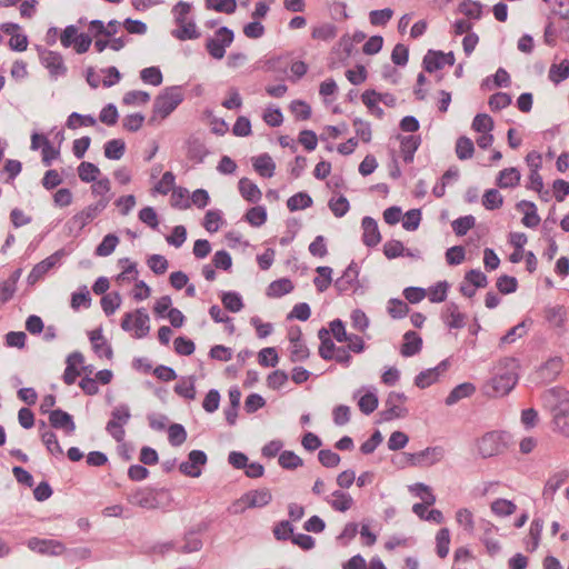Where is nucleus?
Masks as SVG:
<instances>
[{"instance_id": "nucleus-58", "label": "nucleus", "mask_w": 569, "mask_h": 569, "mask_svg": "<svg viewBox=\"0 0 569 569\" xmlns=\"http://www.w3.org/2000/svg\"><path fill=\"white\" fill-rule=\"evenodd\" d=\"M147 264L152 270V272L158 276L166 273L169 268L167 258L161 254L150 256L147 260Z\"/></svg>"}, {"instance_id": "nucleus-16", "label": "nucleus", "mask_w": 569, "mask_h": 569, "mask_svg": "<svg viewBox=\"0 0 569 569\" xmlns=\"http://www.w3.org/2000/svg\"><path fill=\"white\" fill-rule=\"evenodd\" d=\"M362 242L367 247H376L381 241V233L377 221L371 217H365L361 221Z\"/></svg>"}, {"instance_id": "nucleus-19", "label": "nucleus", "mask_w": 569, "mask_h": 569, "mask_svg": "<svg viewBox=\"0 0 569 569\" xmlns=\"http://www.w3.org/2000/svg\"><path fill=\"white\" fill-rule=\"evenodd\" d=\"M447 370V362L442 361L437 367L427 369L426 371L420 372L416 379L415 383L417 387L425 389L436 381H438L441 373H443Z\"/></svg>"}, {"instance_id": "nucleus-43", "label": "nucleus", "mask_w": 569, "mask_h": 569, "mask_svg": "<svg viewBox=\"0 0 569 569\" xmlns=\"http://www.w3.org/2000/svg\"><path fill=\"white\" fill-rule=\"evenodd\" d=\"M120 240L116 234L109 233L107 234L101 243L96 248V256L98 257H108L110 256L117 246L119 244Z\"/></svg>"}, {"instance_id": "nucleus-40", "label": "nucleus", "mask_w": 569, "mask_h": 569, "mask_svg": "<svg viewBox=\"0 0 569 569\" xmlns=\"http://www.w3.org/2000/svg\"><path fill=\"white\" fill-rule=\"evenodd\" d=\"M244 219L254 228L261 227L267 221V210L260 206L252 207L246 212Z\"/></svg>"}, {"instance_id": "nucleus-57", "label": "nucleus", "mask_w": 569, "mask_h": 569, "mask_svg": "<svg viewBox=\"0 0 569 569\" xmlns=\"http://www.w3.org/2000/svg\"><path fill=\"white\" fill-rule=\"evenodd\" d=\"M350 319H351V326L355 330H357L361 333H366L367 329L369 328L370 320L362 310H360V309L353 310L350 315Z\"/></svg>"}, {"instance_id": "nucleus-34", "label": "nucleus", "mask_w": 569, "mask_h": 569, "mask_svg": "<svg viewBox=\"0 0 569 569\" xmlns=\"http://www.w3.org/2000/svg\"><path fill=\"white\" fill-rule=\"evenodd\" d=\"M337 27L326 22L312 28L311 38L318 41H330L337 37Z\"/></svg>"}, {"instance_id": "nucleus-11", "label": "nucleus", "mask_w": 569, "mask_h": 569, "mask_svg": "<svg viewBox=\"0 0 569 569\" xmlns=\"http://www.w3.org/2000/svg\"><path fill=\"white\" fill-rule=\"evenodd\" d=\"M207 462V456L201 450H192L188 456V460L179 466L181 473L197 478L201 475V468Z\"/></svg>"}, {"instance_id": "nucleus-17", "label": "nucleus", "mask_w": 569, "mask_h": 569, "mask_svg": "<svg viewBox=\"0 0 569 569\" xmlns=\"http://www.w3.org/2000/svg\"><path fill=\"white\" fill-rule=\"evenodd\" d=\"M385 257L388 260L397 259L400 257L417 258L418 253L406 248L405 244L397 239H391L385 242L382 247Z\"/></svg>"}, {"instance_id": "nucleus-6", "label": "nucleus", "mask_w": 569, "mask_h": 569, "mask_svg": "<svg viewBox=\"0 0 569 569\" xmlns=\"http://www.w3.org/2000/svg\"><path fill=\"white\" fill-rule=\"evenodd\" d=\"M518 376L513 369L498 372L483 386V393L490 398H498L508 395L517 385Z\"/></svg>"}, {"instance_id": "nucleus-31", "label": "nucleus", "mask_w": 569, "mask_h": 569, "mask_svg": "<svg viewBox=\"0 0 569 569\" xmlns=\"http://www.w3.org/2000/svg\"><path fill=\"white\" fill-rule=\"evenodd\" d=\"M400 139V152L406 162H411L413 154L420 144V138L418 136H405L399 137Z\"/></svg>"}, {"instance_id": "nucleus-64", "label": "nucleus", "mask_w": 569, "mask_h": 569, "mask_svg": "<svg viewBox=\"0 0 569 569\" xmlns=\"http://www.w3.org/2000/svg\"><path fill=\"white\" fill-rule=\"evenodd\" d=\"M473 227L475 218L472 216L460 217L452 222V229L457 236H465Z\"/></svg>"}, {"instance_id": "nucleus-7", "label": "nucleus", "mask_w": 569, "mask_h": 569, "mask_svg": "<svg viewBox=\"0 0 569 569\" xmlns=\"http://www.w3.org/2000/svg\"><path fill=\"white\" fill-rule=\"evenodd\" d=\"M272 495L269 489L250 490L233 502V512H242L248 508H262L270 503Z\"/></svg>"}, {"instance_id": "nucleus-32", "label": "nucleus", "mask_w": 569, "mask_h": 569, "mask_svg": "<svg viewBox=\"0 0 569 569\" xmlns=\"http://www.w3.org/2000/svg\"><path fill=\"white\" fill-rule=\"evenodd\" d=\"M295 286L288 278H281L272 281L267 288V296L269 298H280L293 290Z\"/></svg>"}, {"instance_id": "nucleus-15", "label": "nucleus", "mask_w": 569, "mask_h": 569, "mask_svg": "<svg viewBox=\"0 0 569 569\" xmlns=\"http://www.w3.org/2000/svg\"><path fill=\"white\" fill-rule=\"evenodd\" d=\"M28 547L32 551H36V552H39L42 555L58 556L64 551L63 545L60 541L52 540V539L31 538L28 541Z\"/></svg>"}, {"instance_id": "nucleus-12", "label": "nucleus", "mask_w": 569, "mask_h": 569, "mask_svg": "<svg viewBox=\"0 0 569 569\" xmlns=\"http://www.w3.org/2000/svg\"><path fill=\"white\" fill-rule=\"evenodd\" d=\"M62 256L63 251L59 250L49 256L48 258H46L44 260L37 263L30 271L28 276V281L30 283L38 282L40 279L44 277L47 272H49V270H51L60 261Z\"/></svg>"}, {"instance_id": "nucleus-22", "label": "nucleus", "mask_w": 569, "mask_h": 569, "mask_svg": "<svg viewBox=\"0 0 569 569\" xmlns=\"http://www.w3.org/2000/svg\"><path fill=\"white\" fill-rule=\"evenodd\" d=\"M517 210L523 213L521 222L527 228H536L540 223L541 219L533 202L522 200L517 204Z\"/></svg>"}, {"instance_id": "nucleus-44", "label": "nucleus", "mask_w": 569, "mask_h": 569, "mask_svg": "<svg viewBox=\"0 0 569 569\" xmlns=\"http://www.w3.org/2000/svg\"><path fill=\"white\" fill-rule=\"evenodd\" d=\"M409 491L422 500L426 505H433L436 502V497L432 493V490L429 486L425 483H415L409 486Z\"/></svg>"}, {"instance_id": "nucleus-9", "label": "nucleus", "mask_w": 569, "mask_h": 569, "mask_svg": "<svg viewBox=\"0 0 569 569\" xmlns=\"http://www.w3.org/2000/svg\"><path fill=\"white\" fill-rule=\"evenodd\" d=\"M130 419V411L127 406H119L113 409L111 413V419L107 423V431L112 436L114 440L118 442L122 441L124 438V425L128 423Z\"/></svg>"}, {"instance_id": "nucleus-30", "label": "nucleus", "mask_w": 569, "mask_h": 569, "mask_svg": "<svg viewBox=\"0 0 569 569\" xmlns=\"http://www.w3.org/2000/svg\"><path fill=\"white\" fill-rule=\"evenodd\" d=\"M568 478H569V471H567V470H561V471H558V472H555L553 475H551L545 485L543 496L548 497V498H552L553 495L557 492V490L562 485H565V482L568 480Z\"/></svg>"}, {"instance_id": "nucleus-29", "label": "nucleus", "mask_w": 569, "mask_h": 569, "mask_svg": "<svg viewBox=\"0 0 569 569\" xmlns=\"http://www.w3.org/2000/svg\"><path fill=\"white\" fill-rule=\"evenodd\" d=\"M476 392V387L471 382H463L455 387L446 398V405L452 406L461 399L468 398Z\"/></svg>"}, {"instance_id": "nucleus-61", "label": "nucleus", "mask_w": 569, "mask_h": 569, "mask_svg": "<svg viewBox=\"0 0 569 569\" xmlns=\"http://www.w3.org/2000/svg\"><path fill=\"white\" fill-rule=\"evenodd\" d=\"M290 360L292 362H300L308 359L310 352L303 341L290 343L289 347Z\"/></svg>"}, {"instance_id": "nucleus-27", "label": "nucleus", "mask_w": 569, "mask_h": 569, "mask_svg": "<svg viewBox=\"0 0 569 569\" xmlns=\"http://www.w3.org/2000/svg\"><path fill=\"white\" fill-rule=\"evenodd\" d=\"M252 166L263 178H271L274 174L276 163L267 153L252 158Z\"/></svg>"}, {"instance_id": "nucleus-36", "label": "nucleus", "mask_w": 569, "mask_h": 569, "mask_svg": "<svg viewBox=\"0 0 569 569\" xmlns=\"http://www.w3.org/2000/svg\"><path fill=\"white\" fill-rule=\"evenodd\" d=\"M377 97L378 92L376 90H366L361 94V101L372 116L382 118L383 110L379 107L380 102Z\"/></svg>"}, {"instance_id": "nucleus-50", "label": "nucleus", "mask_w": 569, "mask_h": 569, "mask_svg": "<svg viewBox=\"0 0 569 569\" xmlns=\"http://www.w3.org/2000/svg\"><path fill=\"white\" fill-rule=\"evenodd\" d=\"M278 462L283 469L289 470L297 469L298 467H301L303 465V460L293 451L289 450L282 451L279 455Z\"/></svg>"}, {"instance_id": "nucleus-45", "label": "nucleus", "mask_w": 569, "mask_h": 569, "mask_svg": "<svg viewBox=\"0 0 569 569\" xmlns=\"http://www.w3.org/2000/svg\"><path fill=\"white\" fill-rule=\"evenodd\" d=\"M475 146L470 138L460 137L456 142V154L460 160L470 159L473 156Z\"/></svg>"}, {"instance_id": "nucleus-23", "label": "nucleus", "mask_w": 569, "mask_h": 569, "mask_svg": "<svg viewBox=\"0 0 569 569\" xmlns=\"http://www.w3.org/2000/svg\"><path fill=\"white\" fill-rule=\"evenodd\" d=\"M49 421L53 428L63 429L69 433L73 432L76 429L72 417L61 409L52 410L49 416Z\"/></svg>"}, {"instance_id": "nucleus-4", "label": "nucleus", "mask_w": 569, "mask_h": 569, "mask_svg": "<svg viewBox=\"0 0 569 569\" xmlns=\"http://www.w3.org/2000/svg\"><path fill=\"white\" fill-rule=\"evenodd\" d=\"M121 329L134 339H142L150 332V317L142 308L126 312L121 320Z\"/></svg>"}, {"instance_id": "nucleus-59", "label": "nucleus", "mask_w": 569, "mask_h": 569, "mask_svg": "<svg viewBox=\"0 0 569 569\" xmlns=\"http://www.w3.org/2000/svg\"><path fill=\"white\" fill-rule=\"evenodd\" d=\"M221 300L224 308L231 312H239L243 308L242 299L237 292H224Z\"/></svg>"}, {"instance_id": "nucleus-63", "label": "nucleus", "mask_w": 569, "mask_h": 569, "mask_svg": "<svg viewBox=\"0 0 569 569\" xmlns=\"http://www.w3.org/2000/svg\"><path fill=\"white\" fill-rule=\"evenodd\" d=\"M459 11L470 19H479L481 17L482 8L479 2L465 0L460 3Z\"/></svg>"}, {"instance_id": "nucleus-41", "label": "nucleus", "mask_w": 569, "mask_h": 569, "mask_svg": "<svg viewBox=\"0 0 569 569\" xmlns=\"http://www.w3.org/2000/svg\"><path fill=\"white\" fill-rule=\"evenodd\" d=\"M316 272L318 276L315 278L313 283L319 292H323L332 282V269L330 267H318Z\"/></svg>"}, {"instance_id": "nucleus-51", "label": "nucleus", "mask_w": 569, "mask_h": 569, "mask_svg": "<svg viewBox=\"0 0 569 569\" xmlns=\"http://www.w3.org/2000/svg\"><path fill=\"white\" fill-rule=\"evenodd\" d=\"M97 123L92 116H83L77 112H72L67 120V127L69 129H78L80 127H93Z\"/></svg>"}, {"instance_id": "nucleus-18", "label": "nucleus", "mask_w": 569, "mask_h": 569, "mask_svg": "<svg viewBox=\"0 0 569 569\" xmlns=\"http://www.w3.org/2000/svg\"><path fill=\"white\" fill-rule=\"evenodd\" d=\"M325 501L335 510L339 512H346L353 506V498L342 491L335 490L330 495L325 497Z\"/></svg>"}, {"instance_id": "nucleus-48", "label": "nucleus", "mask_w": 569, "mask_h": 569, "mask_svg": "<svg viewBox=\"0 0 569 569\" xmlns=\"http://www.w3.org/2000/svg\"><path fill=\"white\" fill-rule=\"evenodd\" d=\"M100 169L91 162H81L78 167V176L83 182H93L98 179Z\"/></svg>"}, {"instance_id": "nucleus-10", "label": "nucleus", "mask_w": 569, "mask_h": 569, "mask_svg": "<svg viewBox=\"0 0 569 569\" xmlns=\"http://www.w3.org/2000/svg\"><path fill=\"white\" fill-rule=\"evenodd\" d=\"M161 492L150 489L140 488L128 495V502L143 508V509H156L160 506L159 495Z\"/></svg>"}, {"instance_id": "nucleus-21", "label": "nucleus", "mask_w": 569, "mask_h": 569, "mask_svg": "<svg viewBox=\"0 0 569 569\" xmlns=\"http://www.w3.org/2000/svg\"><path fill=\"white\" fill-rule=\"evenodd\" d=\"M238 190L241 197L250 203H258L262 198V192L259 187L248 178H241L239 180Z\"/></svg>"}, {"instance_id": "nucleus-47", "label": "nucleus", "mask_w": 569, "mask_h": 569, "mask_svg": "<svg viewBox=\"0 0 569 569\" xmlns=\"http://www.w3.org/2000/svg\"><path fill=\"white\" fill-rule=\"evenodd\" d=\"M450 546V531L448 528H442L437 532L436 536V549L437 555L440 558H446L449 553Z\"/></svg>"}, {"instance_id": "nucleus-35", "label": "nucleus", "mask_w": 569, "mask_h": 569, "mask_svg": "<svg viewBox=\"0 0 569 569\" xmlns=\"http://www.w3.org/2000/svg\"><path fill=\"white\" fill-rule=\"evenodd\" d=\"M443 320L450 328H462L465 326V316L459 311V308L450 303L447 306L443 313Z\"/></svg>"}, {"instance_id": "nucleus-53", "label": "nucleus", "mask_w": 569, "mask_h": 569, "mask_svg": "<svg viewBox=\"0 0 569 569\" xmlns=\"http://www.w3.org/2000/svg\"><path fill=\"white\" fill-rule=\"evenodd\" d=\"M503 204V197L497 189H489L482 197V206L487 210L499 209Z\"/></svg>"}, {"instance_id": "nucleus-2", "label": "nucleus", "mask_w": 569, "mask_h": 569, "mask_svg": "<svg viewBox=\"0 0 569 569\" xmlns=\"http://www.w3.org/2000/svg\"><path fill=\"white\" fill-rule=\"evenodd\" d=\"M191 12V4L186 1H179L172 8V14L177 29L171 31L173 38L186 41L194 40L200 37V32L193 20L189 18Z\"/></svg>"}, {"instance_id": "nucleus-28", "label": "nucleus", "mask_w": 569, "mask_h": 569, "mask_svg": "<svg viewBox=\"0 0 569 569\" xmlns=\"http://www.w3.org/2000/svg\"><path fill=\"white\" fill-rule=\"evenodd\" d=\"M521 174L517 168H506L497 177L496 183L499 188H515L519 184Z\"/></svg>"}, {"instance_id": "nucleus-37", "label": "nucleus", "mask_w": 569, "mask_h": 569, "mask_svg": "<svg viewBox=\"0 0 569 569\" xmlns=\"http://www.w3.org/2000/svg\"><path fill=\"white\" fill-rule=\"evenodd\" d=\"M491 512L497 517H508L516 512L517 506L508 499H496L490 505Z\"/></svg>"}, {"instance_id": "nucleus-54", "label": "nucleus", "mask_w": 569, "mask_h": 569, "mask_svg": "<svg viewBox=\"0 0 569 569\" xmlns=\"http://www.w3.org/2000/svg\"><path fill=\"white\" fill-rule=\"evenodd\" d=\"M542 532V522L533 520L530 525L527 549L533 551L538 548Z\"/></svg>"}, {"instance_id": "nucleus-38", "label": "nucleus", "mask_w": 569, "mask_h": 569, "mask_svg": "<svg viewBox=\"0 0 569 569\" xmlns=\"http://www.w3.org/2000/svg\"><path fill=\"white\" fill-rule=\"evenodd\" d=\"M174 392L187 400H194L197 393L194 387V378L188 377L180 379L174 386Z\"/></svg>"}, {"instance_id": "nucleus-62", "label": "nucleus", "mask_w": 569, "mask_h": 569, "mask_svg": "<svg viewBox=\"0 0 569 569\" xmlns=\"http://www.w3.org/2000/svg\"><path fill=\"white\" fill-rule=\"evenodd\" d=\"M168 439L172 446H181L187 439L186 429L178 423L171 425L168 430Z\"/></svg>"}, {"instance_id": "nucleus-14", "label": "nucleus", "mask_w": 569, "mask_h": 569, "mask_svg": "<svg viewBox=\"0 0 569 569\" xmlns=\"http://www.w3.org/2000/svg\"><path fill=\"white\" fill-rule=\"evenodd\" d=\"M455 56L452 52L443 53L439 51H429L423 58V66L428 72L442 69L446 64L452 66Z\"/></svg>"}, {"instance_id": "nucleus-33", "label": "nucleus", "mask_w": 569, "mask_h": 569, "mask_svg": "<svg viewBox=\"0 0 569 569\" xmlns=\"http://www.w3.org/2000/svg\"><path fill=\"white\" fill-rule=\"evenodd\" d=\"M319 339L321 341L319 347V356L323 360H331L333 353L338 349V346L329 337V331L325 328L320 329L318 332Z\"/></svg>"}, {"instance_id": "nucleus-8", "label": "nucleus", "mask_w": 569, "mask_h": 569, "mask_svg": "<svg viewBox=\"0 0 569 569\" xmlns=\"http://www.w3.org/2000/svg\"><path fill=\"white\" fill-rule=\"evenodd\" d=\"M233 38V32L227 27L218 29L214 37L207 40L206 48L209 54L213 59H222L224 57L226 49L232 43Z\"/></svg>"}, {"instance_id": "nucleus-49", "label": "nucleus", "mask_w": 569, "mask_h": 569, "mask_svg": "<svg viewBox=\"0 0 569 569\" xmlns=\"http://www.w3.org/2000/svg\"><path fill=\"white\" fill-rule=\"evenodd\" d=\"M296 120L303 121L311 117V107L303 100H293L289 106Z\"/></svg>"}, {"instance_id": "nucleus-24", "label": "nucleus", "mask_w": 569, "mask_h": 569, "mask_svg": "<svg viewBox=\"0 0 569 569\" xmlns=\"http://www.w3.org/2000/svg\"><path fill=\"white\" fill-rule=\"evenodd\" d=\"M43 66L50 71L52 76H61L66 72L62 57L53 51H48L42 56Z\"/></svg>"}, {"instance_id": "nucleus-42", "label": "nucleus", "mask_w": 569, "mask_h": 569, "mask_svg": "<svg viewBox=\"0 0 569 569\" xmlns=\"http://www.w3.org/2000/svg\"><path fill=\"white\" fill-rule=\"evenodd\" d=\"M549 80L556 84L569 77V60H563L559 64H552L548 73Z\"/></svg>"}, {"instance_id": "nucleus-20", "label": "nucleus", "mask_w": 569, "mask_h": 569, "mask_svg": "<svg viewBox=\"0 0 569 569\" xmlns=\"http://www.w3.org/2000/svg\"><path fill=\"white\" fill-rule=\"evenodd\" d=\"M92 349L100 358L110 359L112 357V349L104 338L101 329H94L89 335Z\"/></svg>"}, {"instance_id": "nucleus-1", "label": "nucleus", "mask_w": 569, "mask_h": 569, "mask_svg": "<svg viewBox=\"0 0 569 569\" xmlns=\"http://www.w3.org/2000/svg\"><path fill=\"white\" fill-rule=\"evenodd\" d=\"M545 406L551 411L555 423L563 432H569V426L561 421L569 417V391L561 387H553L546 390L542 395Z\"/></svg>"}, {"instance_id": "nucleus-55", "label": "nucleus", "mask_w": 569, "mask_h": 569, "mask_svg": "<svg viewBox=\"0 0 569 569\" xmlns=\"http://www.w3.org/2000/svg\"><path fill=\"white\" fill-rule=\"evenodd\" d=\"M121 305V296L118 292H110L104 295L101 299V307L106 315L110 316L116 312V310Z\"/></svg>"}, {"instance_id": "nucleus-5", "label": "nucleus", "mask_w": 569, "mask_h": 569, "mask_svg": "<svg viewBox=\"0 0 569 569\" xmlns=\"http://www.w3.org/2000/svg\"><path fill=\"white\" fill-rule=\"evenodd\" d=\"M511 442V436L506 431H490L483 435L477 442L479 455L483 458L503 452Z\"/></svg>"}, {"instance_id": "nucleus-46", "label": "nucleus", "mask_w": 569, "mask_h": 569, "mask_svg": "<svg viewBox=\"0 0 569 569\" xmlns=\"http://www.w3.org/2000/svg\"><path fill=\"white\" fill-rule=\"evenodd\" d=\"M311 204V197L305 192H298L287 201V207L290 211L303 210L309 208Z\"/></svg>"}, {"instance_id": "nucleus-3", "label": "nucleus", "mask_w": 569, "mask_h": 569, "mask_svg": "<svg viewBox=\"0 0 569 569\" xmlns=\"http://www.w3.org/2000/svg\"><path fill=\"white\" fill-rule=\"evenodd\" d=\"M184 94L179 86L168 87L156 98L150 121L166 119L182 101Z\"/></svg>"}, {"instance_id": "nucleus-39", "label": "nucleus", "mask_w": 569, "mask_h": 569, "mask_svg": "<svg viewBox=\"0 0 569 569\" xmlns=\"http://www.w3.org/2000/svg\"><path fill=\"white\" fill-rule=\"evenodd\" d=\"M126 151V143L121 139L109 140L104 144V156L111 160H119L123 157Z\"/></svg>"}, {"instance_id": "nucleus-26", "label": "nucleus", "mask_w": 569, "mask_h": 569, "mask_svg": "<svg viewBox=\"0 0 569 569\" xmlns=\"http://www.w3.org/2000/svg\"><path fill=\"white\" fill-rule=\"evenodd\" d=\"M119 264H121L122 271L116 277L117 284L122 286L131 281H137L139 272L136 262L130 261L128 258H123L119 260Z\"/></svg>"}, {"instance_id": "nucleus-13", "label": "nucleus", "mask_w": 569, "mask_h": 569, "mask_svg": "<svg viewBox=\"0 0 569 569\" xmlns=\"http://www.w3.org/2000/svg\"><path fill=\"white\" fill-rule=\"evenodd\" d=\"M443 455L445 450L441 447H428L420 452L409 456L412 466H431L439 462Z\"/></svg>"}, {"instance_id": "nucleus-56", "label": "nucleus", "mask_w": 569, "mask_h": 569, "mask_svg": "<svg viewBox=\"0 0 569 569\" xmlns=\"http://www.w3.org/2000/svg\"><path fill=\"white\" fill-rule=\"evenodd\" d=\"M471 128L479 133L491 132L493 130V120L486 113H479L473 118Z\"/></svg>"}, {"instance_id": "nucleus-25", "label": "nucleus", "mask_w": 569, "mask_h": 569, "mask_svg": "<svg viewBox=\"0 0 569 569\" xmlns=\"http://www.w3.org/2000/svg\"><path fill=\"white\" fill-rule=\"evenodd\" d=\"M422 346V339L415 331H408L403 336V343L401 346V355L403 357H411L417 355Z\"/></svg>"}, {"instance_id": "nucleus-52", "label": "nucleus", "mask_w": 569, "mask_h": 569, "mask_svg": "<svg viewBox=\"0 0 569 569\" xmlns=\"http://www.w3.org/2000/svg\"><path fill=\"white\" fill-rule=\"evenodd\" d=\"M449 284L447 281H440L428 289L426 296L431 302L439 303L446 300Z\"/></svg>"}, {"instance_id": "nucleus-60", "label": "nucleus", "mask_w": 569, "mask_h": 569, "mask_svg": "<svg viewBox=\"0 0 569 569\" xmlns=\"http://www.w3.org/2000/svg\"><path fill=\"white\" fill-rule=\"evenodd\" d=\"M150 100V94L146 91L133 90L124 94L122 102L127 106L146 104Z\"/></svg>"}]
</instances>
